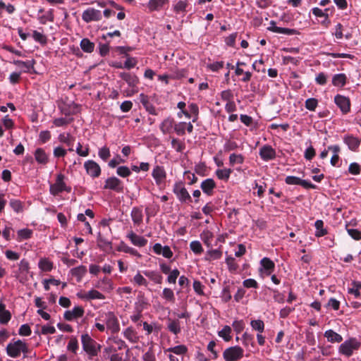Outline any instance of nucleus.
Here are the masks:
<instances>
[{"mask_svg":"<svg viewBox=\"0 0 361 361\" xmlns=\"http://www.w3.org/2000/svg\"><path fill=\"white\" fill-rule=\"evenodd\" d=\"M98 320L104 322L106 331L112 334H117L120 331L119 321L114 312H99Z\"/></svg>","mask_w":361,"mask_h":361,"instance_id":"nucleus-1","label":"nucleus"},{"mask_svg":"<svg viewBox=\"0 0 361 361\" xmlns=\"http://www.w3.org/2000/svg\"><path fill=\"white\" fill-rule=\"evenodd\" d=\"M81 343L83 350L88 355L90 358L97 356L101 350L102 345L88 334H84L81 336Z\"/></svg>","mask_w":361,"mask_h":361,"instance_id":"nucleus-2","label":"nucleus"},{"mask_svg":"<svg viewBox=\"0 0 361 361\" xmlns=\"http://www.w3.org/2000/svg\"><path fill=\"white\" fill-rule=\"evenodd\" d=\"M65 176L62 173H59L56 178V182L54 184L50 185L49 191L50 193L54 196L58 195L59 193L66 191L70 192L71 188L67 186L64 182Z\"/></svg>","mask_w":361,"mask_h":361,"instance_id":"nucleus-3","label":"nucleus"},{"mask_svg":"<svg viewBox=\"0 0 361 361\" xmlns=\"http://www.w3.org/2000/svg\"><path fill=\"white\" fill-rule=\"evenodd\" d=\"M119 76L132 88L130 91L126 92V96L131 97L138 92L137 84L139 83V79L135 75L123 72L121 73Z\"/></svg>","mask_w":361,"mask_h":361,"instance_id":"nucleus-4","label":"nucleus"},{"mask_svg":"<svg viewBox=\"0 0 361 361\" xmlns=\"http://www.w3.org/2000/svg\"><path fill=\"white\" fill-rule=\"evenodd\" d=\"M173 192L181 202H190L192 198L182 183H176L173 185Z\"/></svg>","mask_w":361,"mask_h":361,"instance_id":"nucleus-5","label":"nucleus"},{"mask_svg":"<svg viewBox=\"0 0 361 361\" xmlns=\"http://www.w3.org/2000/svg\"><path fill=\"white\" fill-rule=\"evenodd\" d=\"M360 347V343L355 338H351L343 343L339 348V351L343 355L348 357L350 356L355 350H357Z\"/></svg>","mask_w":361,"mask_h":361,"instance_id":"nucleus-6","label":"nucleus"},{"mask_svg":"<svg viewBox=\"0 0 361 361\" xmlns=\"http://www.w3.org/2000/svg\"><path fill=\"white\" fill-rule=\"evenodd\" d=\"M226 361H237L243 357V350L238 346L226 348L223 353Z\"/></svg>","mask_w":361,"mask_h":361,"instance_id":"nucleus-7","label":"nucleus"},{"mask_svg":"<svg viewBox=\"0 0 361 361\" xmlns=\"http://www.w3.org/2000/svg\"><path fill=\"white\" fill-rule=\"evenodd\" d=\"M285 183L288 185H298L305 189H315L316 185L307 180H302L298 177L288 176L285 178Z\"/></svg>","mask_w":361,"mask_h":361,"instance_id":"nucleus-8","label":"nucleus"},{"mask_svg":"<svg viewBox=\"0 0 361 361\" xmlns=\"http://www.w3.org/2000/svg\"><path fill=\"white\" fill-rule=\"evenodd\" d=\"M102 17L101 11L93 8H89L85 10L82 14V19L85 23L100 20Z\"/></svg>","mask_w":361,"mask_h":361,"instance_id":"nucleus-9","label":"nucleus"},{"mask_svg":"<svg viewBox=\"0 0 361 361\" xmlns=\"http://www.w3.org/2000/svg\"><path fill=\"white\" fill-rule=\"evenodd\" d=\"M84 168L87 173L92 178H98L101 175L99 165L93 160H87L84 163Z\"/></svg>","mask_w":361,"mask_h":361,"instance_id":"nucleus-10","label":"nucleus"},{"mask_svg":"<svg viewBox=\"0 0 361 361\" xmlns=\"http://www.w3.org/2000/svg\"><path fill=\"white\" fill-rule=\"evenodd\" d=\"M275 269L274 262L268 257H264L260 260L259 271L262 274L269 276Z\"/></svg>","mask_w":361,"mask_h":361,"instance_id":"nucleus-11","label":"nucleus"},{"mask_svg":"<svg viewBox=\"0 0 361 361\" xmlns=\"http://www.w3.org/2000/svg\"><path fill=\"white\" fill-rule=\"evenodd\" d=\"M334 102L343 114H345L350 111V102L349 98L341 94H337L334 97Z\"/></svg>","mask_w":361,"mask_h":361,"instance_id":"nucleus-12","label":"nucleus"},{"mask_svg":"<svg viewBox=\"0 0 361 361\" xmlns=\"http://www.w3.org/2000/svg\"><path fill=\"white\" fill-rule=\"evenodd\" d=\"M104 189H109L117 192H121L123 190L122 182L116 177H110L105 181Z\"/></svg>","mask_w":361,"mask_h":361,"instance_id":"nucleus-13","label":"nucleus"},{"mask_svg":"<svg viewBox=\"0 0 361 361\" xmlns=\"http://www.w3.org/2000/svg\"><path fill=\"white\" fill-rule=\"evenodd\" d=\"M152 176L157 185H161L165 183L166 173L163 166H156L153 169Z\"/></svg>","mask_w":361,"mask_h":361,"instance_id":"nucleus-14","label":"nucleus"},{"mask_svg":"<svg viewBox=\"0 0 361 361\" xmlns=\"http://www.w3.org/2000/svg\"><path fill=\"white\" fill-rule=\"evenodd\" d=\"M85 310L81 306L74 307L72 310H67L64 312L63 317L67 321H73V319L82 317L84 315Z\"/></svg>","mask_w":361,"mask_h":361,"instance_id":"nucleus-15","label":"nucleus"},{"mask_svg":"<svg viewBox=\"0 0 361 361\" xmlns=\"http://www.w3.org/2000/svg\"><path fill=\"white\" fill-rule=\"evenodd\" d=\"M21 340H18L13 343H9L6 346V353L11 357H18L21 353Z\"/></svg>","mask_w":361,"mask_h":361,"instance_id":"nucleus-16","label":"nucleus"},{"mask_svg":"<svg viewBox=\"0 0 361 361\" xmlns=\"http://www.w3.org/2000/svg\"><path fill=\"white\" fill-rule=\"evenodd\" d=\"M169 4V0H149L147 7L150 12L159 11L165 8Z\"/></svg>","mask_w":361,"mask_h":361,"instance_id":"nucleus-17","label":"nucleus"},{"mask_svg":"<svg viewBox=\"0 0 361 361\" xmlns=\"http://www.w3.org/2000/svg\"><path fill=\"white\" fill-rule=\"evenodd\" d=\"M152 249L155 254L162 255L165 258L170 259L173 257V252L168 245L162 246L160 243H155Z\"/></svg>","mask_w":361,"mask_h":361,"instance_id":"nucleus-18","label":"nucleus"},{"mask_svg":"<svg viewBox=\"0 0 361 361\" xmlns=\"http://www.w3.org/2000/svg\"><path fill=\"white\" fill-rule=\"evenodd\" d=\"M126 237L135 246L141 247L145 246L147 243V240L146 238H145L143 236L137 235L133 231L128 232Z\"/></svg>","mask_w":361,"mask_h":361,"instance_id":"nucleus-19","label":"nucleus"},{"mask_svg":"<svg viewBox=\"0 0 361 361\" xmlns=\"http://www.w3.org/2000/svg\"><path fill=\"white\" fill-rule=\"evenodd\" d=\"M268 30L276 33L284 34L287 35H293L298 33L297 30L294 29L277 27L276 25V23L274 20L270 22V26L268 27Z\"/></svg>","mask_w":361,"mask_h":361,"instance_id":"nucleus-20","label":"nucleus"},{"mask_svg":"<svg viewBox=\"0 0 361 361\" xmlns=\"http://www.w3.org/2000/svg\"><path fill=\"white\" fill-rule=\"evenodd\" d=\"M259 155L264 161L274 159L276 157V152L269 145L263 146L259 150Z\"/></svg>","mask_w":361,"mask_h":361,"instance_id":"nucleus-21","label":"nucleus"},{"mask_svg":"<svg viewBox=\"0 0 361 361\" xmlns=\"http://www.w3.org/2000/svg\"><path fill=\"white\" fill-rule=\"evenodd\" d=\"M175 121L171 117L165 118L160 124V130L164 134L171 133L174 130Z\"/></svg>","mask_w":361,"mask_h":361,"instance_id":"nucleus-22","label":"nucleus"},{"mask_svg":"<svg viewBox=\"0 0 361 361\" xmlns=\"http://www.w3.org/2000/svg\"><path fill=\"white\" fill-rule=\"evenodd\" d=\"M200 188L203 192L208 195H212L214 189L216 188V183L212 178H207L202 182Z\"/></svg>","mask_w":361,"mask_h":361,"instance_id":"nucleus-23","label":"nucleus"},{"mask_svg":"<svg viewBox=\"0 0 361 361\" xmlns=\"http://www.w3.org/2000/svg\"><path fill=\"white\" fill-rule=\"evenodd\" d=\"M140 102L145 108L146 111L152 114V115H157V112L156 111L154 105L149 102V98L147 95L144 94H140Z\"/></svg>","mask_w":361,"mask_h":361,"instance_id":"nucleus-24","label":"nucleus"},{"mask_svg":"<svg viewBox=\"0 0 361 361\" xmlns=\"http://www.w3.org/2000/svg\"><path fill=\"white\" fill-rule=\"evenodd\" d=\"M35 61L34 60H29L23 61L20 60H14L13 63L18 68L23 70L24 73L30 72L31 69L34 68V64Z\"/></svg>","mask_w":361,"mask_h":361,"instance_id":"nucleus-25","label":"nucleus"},{"mask_svg":"<svg viewBox=\"0 0 361 361\" xmlns=\"http://www.w3.org/2000/svg\"><path fill=\"white\" fill-rule=\"evenodd\" d=\"M343 141L352 151H355L360 145V140L353 135L345 136Z\"/></svg>","mask_w":361,"mask_h":361,"instance_id":"nucleus-26","label":"nucleus"},{"mask_svg":"<svg viewBox=\"0 0 361 361\" xmlns=\"http://www.w3.org/2000/svg\"><path fill=\"white\" fill-rule=\"evenodd\" d=\"M123 336L132 343H135L139 341V337L133 327L129 326L123 332Z\"/></svg>","mask_w":361,"mask_h":361,"instance_id":"nucleus-27","label":"nucleus"},{"mask_svg":"<svg viewBox=\"0 0 361 361\" xmlns=\"http://www.w3.org/2000/svg\"><path fill=\"white\" fill-rule=\"evenodd\" d=\"M188 348L185 345H178L164 350V353H173L174 355L183 356L188 353Z\"/></svg>","mask_w":361,"mask_h":361,"instance_id":"nucleus-28","label":"nucleus"},{"mask_svg":"<svg viewBox=\"0 0 361 361\" xmlns=\"http://www.w3.org/2000/svg\"><path fill=\"white\" fill-rule=\"evenodd\" d=\"M324 337L330 343H340L343 341V337L331 329L324 332Z\"/></svg>","mask_w":361,"mask_h":361,"instance_id":"nucleus-29","label":"nucleus"},{"mask_svg":"<svg viewBox=\"0 0 361 361\" xmlns=\"http://www.w3.org/2000/svg\"><path fill=\"white\" fill-rule=\"evenodd\" d=\"M117 250L118 252H123L125 253H128L130 255H132L133 256H136L138 257H141V255L134 248L129 247L127 244H126L124 242H121L119 245L117 247Z\"/></svg>","mask_w":361,"mask_h":361,"instance_id":"nucleus-30","label":"nucleus"},{"mask_svg":"<svg viewBox=\"0 0 361 361\" xmlns=\"http://www.w3.org/2000/svg\"><path fill=\"white\" fill-rule=\"evenodd\" d=\"M131 218L135 224L140 225L143 219L142 209L139 207H133L131 211Z\"/></svg>","mask_w":361,"mask_h":361,"instance_id":"nucleus-31","label":"nucleus"},{"mask_svg":"<svg viewBox=\"0 0 361 361\" xmlns=\"http://www.w3.org/2000/svg\"><path fill=\"white\" fill-rule=\"evenodd\" d=\"M11 318V314L8 310H6L4 304L0 302V323L7 324Z\"/></svg>","mask_w":361,"mask_h":361,"instance_id":"nucleus-32","label":"nucleus"},{"mask_svg":"<svg viewBox=\"0 0 361 361\" xmlns=\"http://www.w3.org/2000/svg\"><path fill=\"white\" fill-rule=\"evenodd\" d=\"M35 158L37 163L46 164L48 162V156L42 148H37L35 152Z\"/></svg>","mask_w":361,"mask_h":361,"instance_id":"nucleus-33","label":"nucleus"},{"mask_svg":"<svg viewBox=\"0 0 361 361\" xmlns=\"http://www.w3.org/2000/svg\"><path fill=\"white\" fill-rule=\"evenodd\" d=\"M346 75L344 73H338L333 76L332 84L336 87H343L346 83Z\"/></svg>","mask_w":361,"mask_h":361,"instance_id":"nucleus-34","label":"nucleus"},{"mask_svg":"<svg viewBox=\"0 0 361 361\" xmlns=\"http://www.w3.org/2000/svg\"><path fill=\"white\" fill-rule=\"evenodd\" d=\"M59 140L61 142L66 144L70 147L69 151H73L72 148L73 146L74 137H72L69 133L65 134L61 133L59 135Z\"/></svg>","mask_w":361,"mask_h":361,"instance_id":"nucleus-35","label":"nucleus"},{"mask_svg":"<svg viewBox=\"0 0 361 361\" xmlns=\"http://www.w3.org/2000/svg\"><path fill=\"white\" fill-rule=\"evenodd\" d=\"M80 45L82 50L86 53H92L94 49V44L87 38L82 39Z\"/></svg>","mask_w":361,"mask_h":361,"instance_id":"nucleus-36","label":"nucleus"},{"mask_svg":"<svg viewBox=\"0 0 361 361\" xmlns=\"http://www.w3.org/2000/svg\"><path fill=\"white\" fill-rule=\"evenodd\" d=\"M144 274L156 283L160 284L162 282V276L156 271H145Z\"/></svg>","mask_w":361,"mask_h":361,"instance_id":"nucleus-37","label":"nucleus"},{"mask_svg":"<svg viewBox=\"0 0 361 361\" xmlns=\"http://www.w3.org/2000/svg\"><path fill=\"white\" fill-rule=\"evenodd\" d=\"M71 274L77 277V281H80L82 276L86 274L87 269L85 266L80 265L79 267L73 268L71 270Z\"/></svg>","mask_w":361,"mask_h":361,"instance_id":"nucleus-38","label":"nucleus"},{"mask_svg":"<svg viewBox=\"0 0 361 361\" xmlns=\"http://www.w3.org/2000/svg\"><path fill=\"white\" fill-rule=\"evenodd\" d=\"M222 256V252L219 249L209 250L206 253L205 259L208 261L219 259Z\"/></svg>","mask_w":361,"mask_h":361,"instance_id":"nucleus-39","label":"nucleus"},{"mask_svg":"<svg viewBox=\"0 0 361 361\" xmlns=\"http://www.w3.org/2000/svg\"><path fill=\"white\" fill-rule=\"evenodd\" d=\"M168 329L175 335L178 334L180 331V322L178 320L169 319Z\"/></svg>","mask_w":361,"mask_h":361,"instance_id":"nucleus-40","label":"nucleus"},{"mask_svg":"<svg viewBox=\"0 0 361 361\" xmlns=\"http://www.w3.org/2000/svg\"><path fill=\"white\" fill-rule=\"evenodd\" d=\"M82 298L87 300H103L104 299V295L99 291L92 289L88 291Z\"/></svg>","mask_w":361,"mask_h":361,"instance_id":"nucleus-41","label":"nucleus"},{"mask_svg":"<svg viewBox=\"0 0 361 361\" xmlns=\"http://www.w3.org/2000/svg\"><path fill=\"white\" fill-rule=\"evenodd\" d=\"M232 170L231 169H217L216 175L219 179L227 181L230 177Z\"/></svg>","mask_w":361,"mask_h":361,"instance_id":"nucleus-42","label":"nucleus"},{"mask_svg":"<svg viewBox=\"0 0 361 361\" xmlns=\"http://www.w3.org/2000/svg\"><path fill=\"white\" fill-rule=\"evenodd\" d=\"M79 349V344L77 338L75 337H71L68 345H67V350L68 351L72 352L74 354H77V352Z\"/></svg>","mask_w":361,"mask_h":361,"instance_id":"nucleus-43","label":"nucleus"},{"mask_svg":"<svg viewBox=\"0 0 361 361\" xmlns=\"http://www.w3.org/2000/svg\"><path fill=\"white\" fill-rule=\"evenodd\" d=\"M38 265L43 271H50L53 268V263L46 258L41 259Z\"/></svg>","mask_w":361,"mask_h":361,"instance_id":"nucleus-44","label":"nucleus"},{"mask_svg":"<svg viewBox=\"0 0 361 361\" xmlns=\"http://www.w3.org/2000/svg\"><path fill=\"white\" fill-rule=\"evenodd\" d=\"M214 238V235L209 231H203L201 234V239L208 247H212V240Z\"/></svg>","mask_w":361,"mask_h":361,"instance_id":"nucleus-45","label":"nucleus"},{"mask_svg":"<svg viewBox=\"0 0 361 361\" xmlns=\"http://www.w3.org/2000/svg\"><path fill=\"white\" fill-rule=\"evenodd\" d=\"M98 246L104 250L107 247L111 249V242L99 233L97 237Z\"/></svg>","mask_w":361,"mask_h":361,"instance_id":"nucleus-46","label":"nucleus"},{"mask_svg":"<svg viewBox=\"0 0 361 361\" xmlns=\"http://www.w3.org/2000/svg\"><path fill=\"white\" fill-rule=\"evenodd\" d=\"M231 328L229 326H224V328L219 331V336L221 337L225 341H229L231 339Z\"/></svg>","mask_w":361,"mask_h":361,"instance_id":"nucleus-47","label":"nucleus"},{"mask_svg":"<svg viewBox=\"0 0 361 361\" xmlns=\"http://www.w3.org/2000/svg\"><path fill=\"white\" fill-rule=\"evenodd\" d=\"M9 205L15 212L19 213L23 210V202L19 200L11 199Z\"/></svg>","mask_w":361,"mask_h":361,"instance_id":"nucleus-48","label":"nucleus"},{"mask_svg":"<svg viewBox=\"0 0 361 361\" xmlns=\"http://www.w3.org/2000/svg\"><path fill=\"white\" fill-rule=\"evenodd\" d=\"M250 324L252 329L257 331L258 333H262L264 330V323L262 320H252Z\"/></svg>","mask_w":361,"mask_h":361,"instance_id":"nucleus-49","label":"nucleus"},{"mask_svg":"<svg viewBox=\"0 0 361 361\" xmlns=\"http://www.w3.org/2000/svg\"><path fill=\"white\" fill-rule=\"evenodd\" d=\"M253 189H257V194L259 197H263L265 191L266 184L262 180L255 181V184L252 185Z\"/></svg>","mask_w":361,"mask_h":361,"instance_id":"nucleus-50","label":"nucleus"},{"mask_svg":"<svg viewBox=\"0 0 361 361\" xmlns=\"http://www.w3.org/2000/svg\"><path fill=\"white\" fill-rule=\"evenodd\" d=\"M171 147L178 152H183L185 147L184 142L177 138H172Z\"/></svg>","mask_w":361,"mask_h":361,"instance_id":"nucleus-51","label":"nucleus"},{"mask_svg":"<svg viewBox=\"0 0 361 361\" xmlns=\"http://www.w3.org/2000/svg\"><path fill=\"white\" fill-rule=\"evenodd\" d=\"M162 297L169 302H174L175 301V295L171 288H164L162 292Z\"/></svg>","mask_w":361,"mask_h":361,"instance_id":"nucleus-52","label":"nucleus"},{"mask_svg":"<svg viewBox=\"0 0 361 361\" xmlns=\"http://www.w3.org/2000/svg\"><path fill=\"white\" fill-rule=\"evenodd\" d=\"M32 37L36 42L40 43L41 44L44 45V44H46L47 42V37L44 35H43L42 33L39 32L37 30L33 31Z\"/></svg>","mask_w":361,"mask_h":361,"instance_id":"nucleus-53","label":"nucleus"},{"mask_svg":"<svg viewBox=\"0 0 361 361\" xmlns=\"http://www.w3.org/2000/svg\"><path fill=\"white\" fill-rule=\"evenodd\" d=\"M191 250L196 255H200L203 252L201 243L197 240L192 241L190 244Z\"/></svg>","mask_w":361,"mask_h":361,"instance_id":"nucleus-54","label":"nucleus"},{"mask_svg":"<svg viewBox=\"0 0 361 361\" xmlns=\"http://www.w3.org/2000/svg\"><path fill=\"white\" fill-rule=\"evenodd\" d=\"M73 118H58L54 120V124L57 127L66 126L72 123Z\"/></svg>","mask_w":361,"mask_h":361,"instance_id":"nucleus-55","label":"nucleus"},{"mask_svg":"<svg viewBox=\"0 0 361 361\" xmlns=\"http://www.w3.org/2000/svg\"><path fill=\"white\" fill-rule=\"evenodd\" d=\"M186 126L187 125L185 122L175 123L174 131L178 135H184L185 134Z\"/></svg>","mask_w":361,"mask_h":361,"instance_id":"nucleus-56","label":"nucleus"},{"mask_svg":"<svg viewBox=\"0 0 361 361\" xmlns=\"http://www.w3.org/2000/svg\"><path fill=\"white\" fill-rule=\"evenodd\" d=\"M229 161L231 165L240 164L243 162V157L241 154H231L229 157Z\"/></svg>","mask_w":361,"mask_h":361,"instance_id":"nucleus-57","label":"nucleus"},{"mask_svg":"<svg viewBox=\"0 0 361 361\" xmlns=\"http://www.w3.org/2000/svg\"><path fill=\"white\" fill-rule=\"evenodd\" d=\"M99 157L104 161H106L111 156L110 149L106 146H104L99 149Z\"/></svg>","mask_w":361,"mask_h":361,"instance_id":"nucleus-58","label":"nucleus"},{"mask_svg":"<svg viewBox=\"0 0 361 361\" xmlns=\"http://www.w3.org/2000/svg\"><path fill=\"white\" fill-rule=\"evenodd\" d=\"M32 232L27 228L20 229L18 231V237L19 240H26L31 237Z\"/></svg>","mask_w":361,"mask_h":361,"instance_id":"nucleus-59","label":"nucleus"},{"mask_svg":"<svg viewBox=\"0 0 361 361\" xmlns=\"http://www.w3.org/2000/svg\"><path fill=\"white\" fill-rule=\"evenodd\" d=\"M144 361H156V357L153 351V346H150L148 350L143 355Z\"/></svg>","mask_w":361,"mask_h":361,"instance_id":"nucleus-60","label":"nucleus"},{"mask_svg":"<svg viewBox=\"0 0 361 361\" xmlns=\"http://www.w3.org/2000/svg\"><path fill=\"white\" fill-rule=\"evenodd\" d=\"M116 173L119 176L123 177V178H126L131 174L130 170L129 169L128 167H127L126 166H121L118 167L117 170H116Z\"/></svg>","mask_w":361,"mask_h":361,"instance_id":"nucleus-61","label":"nucleus"},{"mask_svg":"<svg viewBox=\"0 0 361 361\" xmlns=\"http://www.w3.org/2000/svg\"><path fill=\"white\" fill-rule=\"evenodd\" d=\"M327 78L328 75L325 73L320 72L316 75L315 82L319 85H324L327 82Z\"/></svg>","mask_w":361,"mask_h":361,"instance_id":"nucleus-62","label":"nucleus"},{"mask_svg":"<svg viewBox=\"0 0 361 361\" xmlns=\"http://www.w3.org/2000/svg\"><path fill=\"white\" fill-rule=\"evenodd\" d=\"M317 104L318 101L314 98H310L305 101V107L310 111H314Z\"/></svg>","mask_w":361,"mask_h":361,"instance_id":"nucleus-63","label":"nucleus"},{"mask_svg":"<svg viewBox=\"0 0 361 361\" xmlns=\"http://www.w3.org/2000/svg\"><path fill=\"white\" fill-rule=\"evenodd\" d=\"M169 274V275L167 277V281L169 283H173V284L176 283V279L180 274V271H178V269H175L171 271Z\"/></svg>","mask_w":361,"mask_h":361,"instance_id":"nucleus-64","label":"nucleus"}]
</instances>
